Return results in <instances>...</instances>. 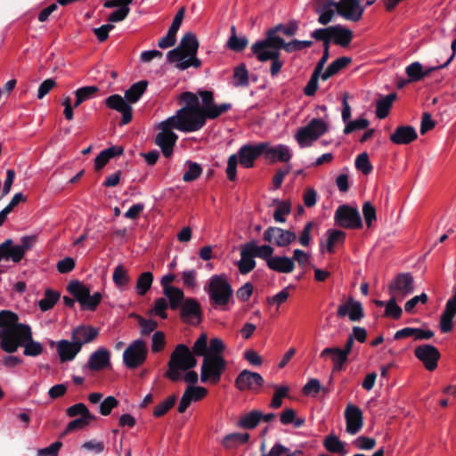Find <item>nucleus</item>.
Masks as SVG:
<instances>
[{
	"instance_id": "412c9836",
	"label": "nucleus",
	"mask_w": 456,
	"mask_h": 456,
	"mask_svg": "<svg viewBox=\"0 0 456 456\" xmlns=\"http://www.w3.org/2000/svg\"><path fill=\"white\" fill-rule=\"evenodd\" d=\"M180 308V316L184 322L199 324L202 320V311L199 301L193 297L186 298Z\"/></svg>"
},
{
	"instance_id": "9b49d317",
	"label": "nucleus",
	"mask_w": 456,
	"mask_h": 456,
	"mask_svg": "<svg viewBox=\"0 0 456 456\" xmlns=\"http://www.w3.org/2000/svg\"><path fill=\"white\" fill-rule=\"evenodd\" d=\"M159 132L155 137V144L158 145L164 157L170 158L174 152V147L178 136L173 131L175 126L167 118L158 125Z\"/></svg>"
},
{
	"instance_id": "338daca9",
	"label": "nucleus",
	"mask_w": 456,
	"mask_h": 456,
	"mask_svg": "<svg viewBox=\"0 0 456 456\" xmlns=\"http://www.w3.org/2000/svg\"><path fill=\"white\" fill-rule=\"evenodd\" d=\"M24 347L23 354L26 356H37L43 352V346L41 343L34 341L31 338L30 340H28L22 346Z\"/></svg>"
},
{
	"instance_id": "052dcab7",
	"label": "nucleus",
	"mask_w": 456,
	"mask_h": 456,
	"mask_svg": "<svg viewBox=\"0 0 456 456\" xmlns=\"http://www.w3.org/2000/svg\"><path fill=\"white\" fill-rule=\"evenodd\" d=\"M175 395H170L159 403L153 410V416L159 418L164 416L175 403Z\"/></svg>"
},
{
	"instance_id": "a211bd4d",
	"label": "nucleus",
	"mask_w": 456,
	"mask_h": 456,
	"mask_svg": "<svg viewBox=\"0 0 456 456\" xmlns=\"http://www.w3.org/2000/svg\"><path fill=\"white\" fill-rule=\"evenodd\" d=\"M364 0H339L337 2V12L344 19L351 21H359L362 18L364 7L361 4Z\"/></svg>"
},
{
	"instance_id": "09e8293b",
	"label": "nucleus",
	"mask_w": 456,
	"mask_h": 456,
	"mask_svg": "<svg viewBox=\"0 0 456 456\" xmlns=\"http://www.w3.org/2000/svg\"><path fill=\"white\" fill-rule=\"evenodd\" d=\"M277 208L273 213V219L278 223H285V216L291 212V203L289 200H275Z\"/></svg>"
},
{
	"instance_id": "b1692460",
	"label": "nucleus",
	"mask_w": 456,
	"mask_h": 456,
	"mask_svg": "<svg viewBox=\"0 0 456 456\" xmlns=\"http://www.w3.org/2000/svg\"><path fill=\"white\" fill-rule=\"evenodd\" d=\"M110 364V353L105 347H100L89 356L84 369L91 371H100Z\"/></svg>"
},
{
	"instance_id": "2f4dec72",
	"label": "nucleus",
	"mask_w": 456,
	"mask_h": 456,
	"mask_svg": "<svg viewBox=\"0 0 456 456\" xmlns=\"http://www.w3.org/2000/svg\"><path fill=\"white\" fill-rule=\"evenodd\" d=\"M353 39V31L341 25L331 26V40L342 47L349 45Z\"/></svg>"
},
{
	"instance_id": "7c9ffc66",
	"label": "nucleus",
	"mask_w": 456,
	"mask_h": 456,
	"mask_svg": "<svg viewBox=\"0 0 456 456\" xmlns=\"http://www.w3.org/2000/svg\"><path fill=\"white\" fill-rule=\"evenodd\" d=\"M434 336V332L430 330H421L418 328H403L400 330H397L395 335L394 338L395 340H400L407 338H413L415 340H421V339H429Z\"/></svg>"
},
{
	"instance_id": "f257e3e1",
	"label": "nucleus",
	"mask_w": 456,
	"mask_h": 456,
	"mask_svg": "<svg viewBox=\"0 0 456 456\" xmlns=\"http://www.w3.org/2000/svg\"><path fill=\"white\" fill-rule=\"evenodd\" d=\"M148 86L146 80H141L133 84L126 92L123 98L119 94H112L107 97L104 103L107 108L116 110L122 115L121 125H126L133 119V109L131 104L139 101Z\"/></svg>"
},
{
	"instance_id": "4be33fe9",
	"label": "nucleus",
	"mask_w": 456,
	"mask_h": 456,
	"mask_svg": "<svg viewBox=\"0 0 456 456\" xmlns=\"http://www.w3.org/2000/svg\"><path fill=\"white\" fill-rule=\"evenodd\" d=\"M346 423V430L350 435L357 434L363 426V416L361 409L354 404H347L345 410Z\"/></svg>"
},
{
	"instance_id": "c756f323",
	"label": "nucleus",
	"mask_w": 456,
	"mask_h": 456,
	"mask_svg": "<svg viewBox=\"0 0 456 456\" xmlns=\"http://www.w3.org/2000/svg\"><path fill=\"white\" fill-rule=\"evenodd\" d=\"M81 348L73 340H60L57 343V351L61 362L71 361L80 352Z\"/></svg>"
},
{
	"instance_id": "bb28decb",
	"label": "nucleus",
	"mask_w": 456,
	"mask_h": 456,
	"mask_svg": "<svg viewBox=\"0 0 456 456\" xmlns=\"http://www.w3.org/2000/svg\"><path fill=\"white\" fill-rule=\"evenodd\" d=\"M418 138L415 128L411 126H400L390 134V141L398 145L409 144Z\"/></svg>"
},
{
	"instance_id": "0eeeda50",
	"label": "nucleus",
	"mask_w": 456,
	"mask_h": 456,
	"mask_svg": "<svg viewBox=\"0 0 456 456\" xmlns=\"http://www.w3.org/2000/svg\"><path fill=\"white\" fill-rule=\"evenodd\" d=\"M297 30L298 23L295 20H289L286 24H278L266 31L265 38L256 41L251 45V52L256 57H257V54H261L263 52L268 51L277 45V44L274 43V40L276 38H281L277 35L279 32H281L287 37H293L296 35Z\"/></svg>"
},
{
	"instance_id": "2eb2a0df",
	"label": "nucleus",
	"mask_w": 456,
	"mask_h": 456,
	"mask_svg": "<svg viewBox=\"0 0 456 456\" xmlns=\"http://www.w3.org/2000/svg\"><path fill=\"white\" fill-rule=\"evenodd\" d=\"M335 221L345 229H360L362 227V218L357 208L348 205H342L337 208Z\"/></svg>"
},
{
	"instance_id": "a878e982",
	"label": "nucleus",
	"mask_w": 456,
	"mask_h": 456,
	"mask_svg": "<svg viewBox=\"0 0 456 456\" xmlns=\"http://www.w3.org/2000/svg\"><path fill=\"white\" fill-rule=\"evenodd\" d=\"M456 315V288L454 294L452 298H450L446 305L445 308L441 315L439 327L440 330L443 333H448L452 330L453 328V318Z\"/></svg>"
},
{
	"instance_id": "c9c22d12",
	"label": "nucleus",
	"mask_w": 456,
	"mask_h": 456,
	"mask_svg": "<svg viewBox=\"0 0 456 456\" xmlns=\"http://www.w3.org/2000/svg\"><path fill=\"white\" fill-rule=\"evenodd\" d=\"M0 245L4 246L2 251L3 255H4V260H12L14 263H19L24 257L22 249L20 248V246L13 245V242L11 239L6 240Z\"/></svg>"
},
{
	"instance_id": "6ab92c4d",
	"label": "nucleus",
	"mask_w": 456,
	"mask_h": 456,
	"mask_svg": "<svg viewBox=\"0 0 456 456\" xmlns=\"http://www.w3.org/2000/svg\"><path fill=\"white\" fill-rule=\"evenodd\" d=\"M264 385L263 377L257 373L244 370L239 373L235 379V387L240 391H256Z\"/></svg>"
},
{
	"instance_id": "4c0bfd02",
	"label": "nucleus",
	"mask_w": 456,
	"mask_h": 456,
	"mask_svg": "<svg viewBox=\"0 0 456 456\" xmlns=\"http://www.w3.org/2000/svg\"><path fill=\"white\" fill-rule=\"evenodd\" d=\"M351 61L352 59L346 56L339 57L333 61L322 74V79L325 81L332 76L338 74L340 70L351 63Z\"/></svg>"
},
{
	"instance_id": "9d476101",
	"label": "nucleus",
	"mask_w": 456,
	"mask_h": 456,
	"mask_svg": "<svg viewBox=\"0 0 456 456\" xmlns=\"http://www.w3.org/2000/svg\"><path fill=\"white\" fill-rule=\"evenodd\" d=\"M225 368L226 361L222 355H205L201 366V381L218 383Z\"/></svg>"
},
{
	"instance_id": "e433bc0d",
	"label": "nucleus",
	"mask_w": 456,
	"mask_h": 456,
	"mask_svg": "<svg viewBox=\"0 0 456 456\" xmlns=\"http://www.w3.org/2000/svg\"><path fill=\"white\" fill-rule=\"evenodd\" d=\"M18 321L19 317L15 313L8 310L0 311V336L20 325Z\"/></svg>"
},
{
	"instance_id": "37998d69",
	"label": "nucleus",
	"mask_w": 456,
	"mask_h": 456,
	"mask_svg": "<svg viewBox=\"0 0 456 456\" xmlns=\"http://www.w3.org/2000/svg\"><path fill=\"white\" fill-rule=\"evenodd\" d=\"M261 420L262 412L257 410H254L241 416L238 424L240 428L253 429L259 424Z\"/></svg>"
},
{
	"instance_id": "4d7b16f0",
	"label": "nucleus",
	"mask_w": 456,
	"mask_h": 456,
	"mask_svg": "<svg viewBox=\"0 0 456 456\" xmlns=\"http://www.w3.org/2000/svg\"><path fill=\"white\" fill-rule=\"evenodd\" d=\"M112 278L116 286L121 289L126 287L130 281L127 271L122 265L115 268Z\"/></svg>"
},
{
	"instance_id": "393cba45",
	"label": "nucleus",
	"mask_w": 456,
	"mask_h": 456,
	"mask_svg": "<svg viewBox=\"0 0 456 456\" xmlns=\"http://www.w3.org/2000/svg\"><path fill=\"white\" fill-rule=\"evenodd\" d=\"M337 314L338 317L348 316L352 322L360 321L364 315L362 304L353 297H349L346 302L338 306Z\"/></svg>"
},
{
	"instance_id": "49530a36",
	"label": "nucleus",
	"mask_w": 456,
	"mask_h": 456,
	"mask_svg": "<svg viewBox=\"0 0 456 456\" xmlns=\"http://www.w3.org/2000/svg\"><path fill=\"white\" fill-rule=\"evenodd\" d=\"M249 439V434L248 433H232L225 436L223 439V445L225 448H233L240 444H246Z\"/></svg>"
},
{
	"instance_id": "79ce46f5",
	"label": "nucleus",
	"mask_w": 456,
	"mask_h": 456,
	"mask_svg": "<svg viewBox=\"0 0 456 456\" xmlns=\"http://www.w3.org/2000/svg\"><path fill=\"white\" fill-rule=\"evenodd\" d=\"M67 289L81 305L88 297L90 289L78 281H70Z\"/></svg>"
},
{
	"instance_id": "423d86ee",
	"label": "nucleus",
	"mask_w": 456,
	"mask_h": 456,
	"mask_svg": "<svg viewBox=\"0 0 456 456\" xmlns=\"http://www.w3.org/2000/svg\"><path fill=\"white\" fill-rule=\"evenodd\" d=\"M266 145L260 142L255 145H243L238 151V155L232 154L227 161L226 175L230 181L236 180L238 162L246 167L254 166L255 160L265 151Z\"/></svg>"
},
{
	"instance_id": "ea45409f",
	"label": "nucleus",
	"mask_w": 456,
	"mask_h": 456,
	"mask_svg": "<svg viewBox=\"0 0 456 456\" xmlns=\"http://www.w3.org/2000/svg\"><path fill=\"white\" fill-rule=\"evenodd\" d=\"M337 6L338 4L334 0H324L323 5L318 11L320 12L318 22L322 25L330 23L334 17L335 10L337 11Z\"/></svg>"
},
{
	"instance_id": "680f3d73",
	"label": "nucleus",
	"mask_w": 456,
	"mask_h": 456,
	"mask_svg": "<svg viewBox=\"0 0 456 456\" xmlns=\"http://www.w3.org/2000/svg\"><path fill=\"white\" fill-rule=\"evenodd\" d=\"M329 355L331 356L332 362H346L348 357L339 347H326L320 354L322 358Z\"/></svg>"
},
{
	"instance_id": "7ed1b4c3",
	"label": "nucleus",
	"mask_w": 456,
	"mask_h": 456,
	"mask_svg": "<svg viewBox=\"0 0 456 456\" xmlns=\"http://www.w3.org/2000/svg\"><path fill=\"white\" fill-rule=\"evenodd\" d=\"M274 43L277 44L276 46L263 52L261 54H257V57H256L260 62L271 61L270 75L272 77H277L284 66V61L281 58V49L287 53H293L310 47L313 44L312 41H300L297 39L286 43L283 38H276Z\"/></svg>"
},
{
	"instance_id": "0e129e2a",
	"label": "nucleus",
	"mask_w": 456,
	"mask_h": 456,
	"mask_svg": "<svg viewBox=\"0 0 456 456\" xmlns=\"http://www.w3.org/2000/svg\"><path fill=\"white\" fill-rule=\"evenodd\" d=\"M362 215L366 226L368 228H370L372 226L373 222L377 220V212L375 207L370 201H366L363 203Z\"/></svg>"
},
{
	"instance_id": "58836bf2",
	"label": "nucleus",
	"mask_w": 456,
	"mask_h": 456,
	"mask_svg": "<svg viewBox=\"0 0 456 456\" xmlns=\"http://www.w3.org/2000/svg\"><path fill=\"white\" fill-rule=\"evenodd\" d=\"M251 252L253 253L255 257H259L266 261V265H268V260L273 258V254L274 252V248L268 244L257 246L256 242L251 240L246 243Z\"/></svg>"
},
{
	"instance_id": "bf43d9fd",
	"label": "nucleus",
	"mask_w": 456,
	"mask_h": 456,
	"mask_svg": "<svg viewBox=\"0 0 456 456\" xmlns=\"http://www.w3.org/2000/svg\"><path fill=\"white\" fill-rule=\"evenodd\" d=\"M191 353L194 355L203 356L208 354V336L206 333H201L200 336L197 338L191 347Z\"/></svg>"
},
{
	"instance_id": "8fccbe9b",
	"label": "nucleus",
	"mask_w": 456,
	"mask_h": 456,
	"mask_svg": "<svg viewBox=\"0 0 456 456\" xmlns=\"http://www.w3.org/2000/svg\"><path fill=\"white\" fill-rule=\"evenodd\" d=\"M60 298V293L50 289L45 292V297L38 302L39 308L45 312L52 309Z\"/></svg>"
},
{
	"instance_id": "aec40b11",
	"label": "nucleus",
	"mask_w": 456,
	"mask_h": 456,
	"mask_svg": "<svg viewBox=\"0 0 456 456\" xmlns=\"http://www.w3.org/2000/svg\"><path fill=\"white\" fill-rule=\"evenodd\" d=\"M414 355L424 364L425 368L432 371L436 369L440 359V353L431 345L419 346L414 349Z\"/></svg>"
},
{
	"instance_id": "a18cd8bd",
	"label": "nucleus",
	"mask_w": 456,
	"mask_h": 456,
	"mask_svg": "<svg viewBox=\"0 0 456 456\" xmlns=\"http://www.w3.org/2000/svg\"><path fill=\"white\" fill-rule=\"evenodd\" d=\"M325 449L332 453H339L345 455L346 451L344 444L335 435H330L323 441Z\"/></svg>"
},
{
	"instance_id": "69168bd1",
	"label": "nucleus",
	"mask_w": 456,
	"mask_h": 456,
	"mask_svg": "<svg viewBox=\"0 0 456 456\" xmlns=\"http://www.w3.org/2000/svg\"><path fill=\"white\" fill-rule=\"evenodd\" d=\"M399 301V298L390 297V299L386 304L385 314L387 316H391L394 319L397 320L402 316L403 310L396 304Z\"/></svg>"
},
{
	"instance_id": "a19ab883",
	"label": "nucleus",
	"mask_w": 456,
	"mask_h": 456,
	"mask_svg": "<svg viewBox=\"0 0 456 456\" xmlns=\"http://www.w3.org/2000/svg\"><path fill=\"white\" fill-rule=\"evenodd\" d=\"M164 295L168 298L172 310L178 309L185 300L183 291L176 287L167 288L164 291Z\"/></svg>"
},
{
	"instance_id": "5fc2aeb1",
	"label": "nucleus",
	"mask_w": 456,
	"mask_h": 456,
	"mask_svg": "<svg viewBox=\"0 0 456 456\" xmlns=\"http://www.w3.org/2000/svg\"><path fill=\"white\" fill-rule=\"evenodd\" d=\"M248 45V39L246 37H238L236 36L235 27H232V35L227 41L229 49L234 52H241Z\"/></svg>"
},
{
	"instance_id": "72a5a7b5",
	"label": "nucleus",
	"mask_w": 456,
	"mask_h": 456,
	"mask_svg": "<svg viewBox=\"0 0 456 456\" xmlns=\"http://www.w3.org/2000/svg\"><path fill=\"white\" fill-rule=\"evenodd\" d=\"M268 268L281 273H289L295 268L293 259L288 256H273L268 260Z\"/></svg>"
},
{
	"instance_id": "4468645a",
	"label": "nucleus",
	"mask_w": 456,
	"mask_h": 456,
	"mask_svg": "<svg viewBox=\"0 0 456 456\" xmlns=\"http://www.w3.org/2000/svg\"><path fill=\"white\" fill-rule=\"evenodd\" d=\"M147 354L146 343L142 339L134 340L124 351V363L129 369H135L145 362Z\"/></svg>"
},
{
	"instance_id": "473e14b6",
	"label": "nucleus",
	"mask_w": 456,
	"mask_h": 456,
	"mask_svg": "<svg viewBox=\"0 0 456 456\" xmlns=\"http://www.w3.org/2000/svg\"><path fill=\"white\" fill-rule=\"evenodd\" d=\"M248 245L246 243L242 245L240 249V260L237 264L238 269L241 274H247L255 268L256 261Z\"/></svg>"
},
{
	"instance_id": "3c124183",
	"label": "nucleus",
	"mask_w": 456,
	"mask_h": 456,
	"mask_svg": "<svg viewBox=\"0 0 456 456\" xmlns=\"http://www.w3.org/2000/svg\"><path fill=\"white\" fill-rule=\"evenodd\" d=\"M66 413L70 418L80 415V418L96 419V416L92 414L86 405L83 403H78L69 406L67 408Z\"/></svg>"
},
{
	"instance_id": "f704fd0d",
	"label": "nucleus",
	"mask_w": 456,
	"mask_h": 456,
	"mask_svg": "<svg viewBox=\"0 0 456 456\" xmlns=\"http://www.w3.org/2000/svg\"><path fill=\"white\" fill-rule=\"evenodd\" d=\"M123 152L124 149L121 146H112L101 151L94 159L95 170H101L106 166L111 158L120 156Z\"/></svg>"
},
{
	"instance_id": "de8ad7c7",
	"label": "nucleus",
	"mask_w": 456,
	"mask_h": 456,
	"mask_svg": "<svg viewBox=\"0 0 456 456\" xmlns=\"http://www.w3.org/2000/svg\"><path fill=\"white\" fill-rule=\"evenodd\" d=\"M153 281V274L151 272L142 273L136 281V292L140 296L145 295L151 287Z\"/></svg>"
},
{
	"instance_id": "20e7f679",
	"label": "nucleus",
	"mask_w": 456,
	"mask_h": 456,
	"mask_svg": "<svg viewBox=\"0 0 456 456\" xmlns=\"http://www.w3.org/2000/svg\"><path fill=\"white\" fill-rule=\"evenodd\" d=\"M197 360L194 354L190 351L187 346L180 344L176 346L171 354L167 370L165 377L173 382H177L182 379L181 371H186L194 368Z\"/></svg>"
},
{
	"instance_id": "ddd939ff",
	"label": "nucleus",
	"mask_w": 456,
	"mask_h": 456,
	"mask_svg": "<svg viewBox=\"0 0 456 456\" xmlns=\"http://www.w3.org/2000/svg\"><path fill=\"white\" fill-rule=\"evenodd\" d=\"M327 128V124L322 119L313 118L307 126L297 130L296 140L301 147L310 146L326 133Z\"/></svg>"
},
{
	"instance_id": "1a4fd4ad",
	"label": "nucleus",
	"mask_w": 456,
	"mask_h": 456,
	"mask_svg": "<svg viewBox=\"0 0 456 456\" xmlns=\"http://www.w3.org/2000/svg\"><path fill=\"white\" fill-rule=\"evenodd\" d=\"M31 329L27 324H20L0 336V347L3 351L12 354L31 338Z\"/></svg>"
},
{
	"instance_id": "864d4df0",
	"label": "nucleus",
	"mask_w": 456,
	"mask_h": 456,
	"mask_svg": "<svg viewBox=\"0 0 456 456\" xmlns=\"http://www.w3.org/2000/svg\"><path fill=\"white\" fill-rule=\"evenodd\" d=\"M408 82H417L424 78L423 66L420 62L415 61L405 69Z\"/></svg>"
},
{
	"instance_id": "f3484780",
	"label": "nucleus",
	"mask_w": 456,
	"mask_h": 456,
	"mask_svg": "<svg viewBox=\"0 0 456 456\" xmlns=\"http://www.w3.org/2000/svg\"><path fill=\"white\" fill-rule=\"evenodd\" d=\"M263 240L277 247L285 248L297 240V234L290 230L270 226L265 231Z\"/></svg>"
},
{
	"instance_id": "c85d7f7f",
	"label": "nucleus",
	"mask_w": 456,
	"mask_h": 456,
	"mask_svg": "<svg viewBox=\"0 0 456 456\" xmlns=\"http://www.w3.org/2000/svg\"><path fill=\"white\" fill-rule=\"evenodd\" d=\"M266 145L265 151L263 152L265 158L269 159L270 162L276 160L281 162H289L291 159V154L288 146L279 144L275 147H271L268 142H263Z\"/></svg>"
},
{
	"instance_id": "f03ea898",
	"label": "nucleus",
	"mask_w": 456,
	"mask_h": 456,
	"mask_svg": "<svg viewBox=\"0 0 456 456\" xmlns=\"http://www.w3.org/2000/svg\"><path fill=\"white\" fill-rule=\"evenodd\" d=\"M199 41L192 32L183 35L179 45L167 53V61L175 64V68L184 70L190 67L196 69L201 66V61L197 58Z\"/></svg>"
},
{
	"instance_id": "774afa93",
	"label": "nucleus",
	"mask_w": 456,
	"mask_h": 456,
	"mask_svg": "<svg viewBox=\"0 0 456 456\" xmlns=\"http://www.w3.org/2000/svg\"><path fill=\"white\" fill-rule=\"evenodd\" d=\"M302 453L301 451L291 452L289 448L281 444H275L266 454L267 456H296Z\"/></svg>"
},
{
	"instance_id": "c03bdc74",
	"label": "nucleus",
	"mask_w": 456,
	"mask_h": 456,
	"mask_svg": "<svg viewBox=\"0 0 456 456\" xmlns=\"http://www.w3.org/2000/svg\"><path fill=\"white\" fill-rule=\"evenodd\" d=\"M396 98L395 94H389L386 97L377 102L376 116L379 119L387 118L389 114V110Z\"/></svg>"
},
{
	"instance_id": "e2e57ef3",
	"label": "nucleus",
	"mask_w": 456,
	"mask_h": 456,
	"mask_svg": "<svg viewBox=\"0 0 456 456\" xmlns=\"http://www.w3.org/2000/svg\"><path fill=\"white\" fill-rule=\"evenodd\" d=\"M186 166L188 167V170L183 175L184 182H192L200 177L202 173V168L198 163L188 160Z\"/></svg>"
},
{
	"instance_id": "6e6552de",
	"label": "nucleus",
	"mask_w": 456,
	"mask_h": 456,
	"mask_svg": "<svg viewBox=\"0 0 456 456\" xmlns=\"http://www.w3.org/2000/svg\"><path fill=\"white\" fill-rule=\"evenodd\" d=\"M175 128L185 133L195 132L201 129L207 118L201 113V110L191 109H180L176 114L167 118Z\"/></svg>"
},
{
	"instance_id": "6e6d98bb",
	"label": "nucleus",
	"mask_w": 456,
	"mask_h": 456,
	"mask_svg": "<svg viewBox=\"0 0 456 456\" xmlns=\"http://www.w3.org/2000/svg\"><path fill=\"white\" fill-rule=\"evenodd\" d=\"M274 394L270 403V408L279 409L282 405V398L289 395V388L287 386H274Z\"/></svg>"
},
{
	"instance_id": "f8f14e48",
	"label": "nucleus",
	"mask_w": 456,
	"mask_h": 456,
	"mask_svg": "<svg viewBox=\"0 0 456 456\" xmlns=\"http://www.w3.org/2000/svg\"><path fill=\"white\" fill-rule=\"evenodd\" d=\"M415 289L414 277L411 273H397L388 284V293L391 297L403 300Z\"/></svg>"
},
{
	"instance_id": "5701e85b",
	"label": "nucleus",
	"mask_w": 456,
	"mask_h": 456,
	"mask_svg": "<svg viewBox=\"0 0 456 456\" xmlns=\"http://www.w3.org/2000/svg\"><path fill=\"white\" fill-rule=\"evenodd\" d=\"M329 49L330 47H323V53L321 59L318 61L312 75L307 82L306 86L304 88V94L306 96H313L315 94L318 89V81L319 78H322V74L323 73V68L329 59Z\"/></svg>"
},
{
	"instance_id": "13d9d810",
	"label": "nucleus",
	"mask_w": 456,
	"mask_h": 456,
	"mask_svg": "<svg viewBox=\"0 0 456 456\" xmlns=\"http://www.w3.org/2000/svg\"><path fill=\"white\" fill-rule=\"evenodd\" d=\"M233 79L236 86H247L248 85V71L244 63L234 69Z\"/></svg>"
},
{
	"instance_id": "dca6fc26",
	"label": "nucleus",
	"mask_w": 456,
	"mask_h": 456,
	"mask_svg": "<svg viewBox=\"0 0 456 456\" xmlns=\"http://www.w3.org/2000/svg\"><path fill=\"white\" fill-rule=\"evenodd\" d=\"M198 94L202 100V107L200 106V110L207 118L215 119L232 108L230 103L216 105L214 103V94L211 91L201 90L199 91Z\"/></svg>"
},
{
	"instance_id": "cd10ccee",
	"label": "nucleus",
	"mask_w": 456,
	"mask_h": 456,
	"mask_svg": "<svg viewBox=\"0 0 456 456\" xmlns=\"http://www.w3.org/2000/svg\"><path fill=\"white\" fill-rule=\"evenodd\" d=\"M98 334V330L93 326H79L72 330L71 339L82 348L83 345L94 341Z\"/></svg>"
},
{
	"instance_id": "603ef678",
	"label": "nucleus",
	"mask_w": 456,
	"mask_h": 456,
	"mask_svg": "<svg viewBox=\"0 0 456 456\" xmlns=\"http://www.w3.org/2000/svg\"><path fill=\"white\" fill-rule=\"evenodd\" d=\"M346 233L340 230H329L327 239V251L329 253L334 252V246L336 244H342L345 241Z\"/></svg>"
},
{
	"instance_id": "39448f33",
	"label": "nucleus",
	"mask_w": 456,
	"mask_h": 456,
	"mask_svg": "<svg viewBox=\"0 0 456 456\" xmlns=\"http://www.w3.org/2000/svg\"><path fill=\"white\" fill-rule=\"evenodd\" d=\"M205 290L208 292L210 304L214 308L225 310L232 298L233 290L225 273L211 276Z\"/></svg>"
}]
</instances>
